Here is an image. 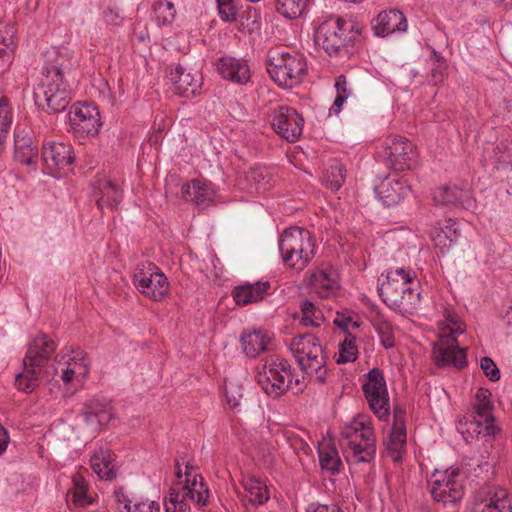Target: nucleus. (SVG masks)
I'll list each match as a JSON object with an SVG mask.
<instances>
[{"mask_svg":"<svg viewBox=\"0 0 512 512\" xmlns=\"http://www.w3.org/2000/svg\"><path fill=\"white\" fill-rule=\"evenodd\" d=\"M11 123L12 115L8 99L2 96L0 98V153L4 149V143L9 135Z\"/></svg>","mask_w":512,"mask_h":512,"instance_id":"obj_40","label":"nucleus"},{"mask_svg":"<svg viewBox=\"0 0 512 512\" xmlns=\"http://www.w3.org/2000/svg\"><path fill=\"white\" fill-rule=\"evenodd\" d=\"M309 0H275L276 10L284 17L295 19L302 15Z\"/></svg>","mask_w":512,"mask_h":512,"instance_id":"obj_38","label":"nucleus"},{"mask_svg":"<svg viewBox=\"0 0 512 512\" xmlns=\"http://www.w3.org/2000/svg\"><path fill=\"white\" fill-rule=\"evenodd\" d=\"M68 115L70 124L77 133L86 136L98 134L101 126L100 113L93 104L75 106Z\"/></svg>","mask_w":512,"mask_h":512,"instance_id":"obj_16","label":"nucleus"},{"mask_svg":"<svg viewBox=\"0 0 512 512\" xmlns=\"http://www.w3.org/2000/svg\"><path fill=\"white\" fill-rule=\"evenodd\" d=\"M300 308L302 313L301 322L305 326L310 325L314 327H319L321 323L324 321L322 311L318 307H316L312 301H304L301 304Z\"/></svg>","mask_w":512,"mask_h":512,"instance_id":"obj_41","label":"nucleus"},{"mask_svg":"<svg viewBox=\"0 0 512 512\" xmlns=\"http://www.w3.org/2000/svg\"><path fill=\"white\" fill-rule=\"evenodd\" d=\"M446 321L450 331L441 335L434 344L433 358L439 368L453 366L462 369L467 366V356L465 349L459 346L456 336L464 333L465 324L450 312L447 313Z\"/></svg>","mask_w":512,"mask_h":512,"instance_id":"obj_8","label":"nucleus"},{"mask_svg":"<svg viewBox=\"0 0 512 512\" xmlns=\"http://www.w3.org/2000/svg\"><path fill=\"white\" fill-rule=\"evenodd\" d=\"M76 62L72 55L57 49L45 53L43 78L34 89L35 104L49 114L65 111L71 102V93L65 77L71 73Z\"/></svg>","mask_w":512,"mask_h":512,"instance_id":"obj_1","label":"nucleus"},{"mask_svg":"<svg viewBox=\"0 0 512 512\" xmlns=\"http://www.w3.org/2000/svg\"><path fill=\"white\" fill-rule=\"evenodd\" d=\"M246 497L252 505H263L269 498V490L264 481L260 478L249 477L243 480Z\"/></svg>","mask_w":512,"mask_h":512,"instance_id":"obj_35","label":"nucleus"},{"mask_svg":"<svg viewBox=\"0 0 512 512\" xmlns=\"http://www.w3.org/2000/svg\"><path fill=\"white\" fill-rule=\"evenodd\" d=\"M183 199L194 203L200 210L209 207L214 200V190L207 183L193 179L181 188Z\"/></svg>","mask_w":512,"mask_h":512,"instance_id":"obj_25","label":"nucleus"},{"mask_svg":"<svg viewBox=\"0 0 512 512\" xmlns=\"http://www.w3.org/2000/svg\"><path fill=\"white\" fill-rule=\"evenodd\" d=\"M358 357V349L356 346V338L347 332L345 339L339 344V357L337 363L354 362Z\"/></svg>","mask_w":512,"mask_h":512,"instance_id":"obj_43","label":"nucleus"},{"mask_svg":"<svg viewBox=\"0 0 512 512\" xmlns=\"http://www.w3.org/2000/svg\"><path fill=\"white\" fill-rule=\"evenodd\" d=\"M475 503H481L497 509L504 506L507 512H512V505L506 489L498 486H490L483 488L476 497Z\"/></svg>","mask_w":512,"mask_h":512,"instance_id":"obj_30","label":"nucleus"},{"mask_svg":"<svg viewBox=\"0 0 512 512\" xmlns=\"http://www.w3.org/2000/svg\"><path fill=\"white\" fill-rule=\"evenodd\" d=\"M169 77L174 91L187 98L196 95L203 84V77L198 70L188 69L181 64L171 68Z\"/></svg>","mask_w":512,"mask_h":512,"instance_id":"obj_17","label":"nucleus"},{"mask_svg":"<svg viewBox=\"0 0 512 512\" xmlns=\"http://www.w3.org/2000/svg\"><path fill=\"white\" fill-rule=\"evenodd\" d=\"M480 367L490 381L495 382L500 379V371L490 357H483L480 361Z\"/></svg>","mask_w":512,"mask_h":512,"instance_id":"obj_50","label":"nucleus"},{"mask_svg":"<svg viewBox=\"0 0 512 512\" xmlns=\"http://www.w3.org/2000/svg\"><path fill=\"white\" fill-rule=\"evenodd\" d=\"M316 286L326 290H333L338 287L336 275L332 270H320L313 275Z\"/></svg>","mask_w":512,"mask_h":512,"instance_id":"obj_47","label":"nucleus"},{"mask_svg":"<svg viewBox=\"0 0 512 512\" xmlns=\"http://www.w3.org/2000/svg\"><path fill=\"white\" fill-rule=\"evenodd\" d=\"M153 12L158 25H170L176 15L174 4L169 1H157L153 4Z\"/></svg>","mask_w":512,"mask_h":512,"instance_id":"obj_42","label":"nucleus"},{"mask_svg":"<svg viewBox=\"0 0 512 512\" xmlns=\"http://www.w3.org/2000/svg\"><path fill=\"white\" fill-rule=\"evenodd\" d=\"M471 427H475V431L477 435L483 434L484 436L492 437L493 435H488L485 431V421L480 419L478 415L473 416V420L470 421Z\"/></svg>","mask_w":512,"mask_h":512,"instance_id":"obj_64","label":"nucleus"},{"mask_svg":"<svg viewBox=\"0 0 512 512\" xmlns=\"http://www.w3.org/2000/svg\"><path fill=\"white\" fill-rule=\"evenodd\" d=\"M420 285L410 269L391 268L378 288L383 302L393 308L415 307L420 302Z\"/></svg>","mask_w":512,"mask_h":512,"instance_id":"obj_3","label":"nucleus"},{"mask_svg":"<svg viewBox=\"0 0 512 512\" xmlns=\"http://www.w3.org/2000/svg\"><path fill=\"white\" fill-rule=\"evenodd\" d=\"M96 203L100 210L115 209L123 198V191L120 184L110 178H101L97 181L95 192Z\"/></svg>","mask_w":512,"mask_h":512,"instance_id":"obj_23","label":"nucleus"},{"mask_svg":"<svg viewBox=\"0 0 512 512\" xmlns=\"http://www.w3.org/2000/svg\"><path fill=\"white\" fill-rule=\"evenodd\" d=\"M290 349L301 370L307 375L315 376V381L320 384L326 381L328 357L317 337L312 334L295 336Z\"/></svg>","mask_w":512,"mask_h":512,"instance_id":"obj_6","label":"nucleus"},{"mask_svg":"<svg viewBox=\"0 0 512 512\" xmlns=\"http://www.w3.org/2000/svg\"><path fill=\"white\" fill-rule=\"evenodd\" d=\"M81 416L87 425L99 429L111 419V414L96 400L85 403Z\"/></svg>","mask_w":512,"mask_h":512,"instance_id":"obj_34","label":"nucleus"},{"mask_svg":"<svg viewBox=\"0 0 512 512\" xmlns=\"http://www.w3.org/2000/svg\"><path fill=\"white\" fill-rule=\"evenodd\" d=\"M306 512H343L337 505L310 504Z\"/></svg>","mask_w":512,"mask_h":512,"instance_id":"obj_62","label":"nucleus"},{"mask_svg":"<svg viewBox=\"0 0 512 512\" xmlns=\"http://www.w3.org/2000/svg\"><path fill=\"white\" fill-rule=\"evenodd\" d=\"M384 443L393 461H400L402 458V451L406 445V427L392 426Z\"/></svg>","mask_w":512,"mask_h":512,"instance_id":"obj_36","label":"nucleus"},{"mask_svg":"<svg viewBox=\"0 0 512 512\" xmlns=\"http://www.w3.org/2000/svg\"><path fill=\"white\" fill-rule=\"evenodd\" d=\"M362 390L370 409L381 420L389 416L390 404L383 371L373 368L366 375Z\"/></svg>","mask_w":512,"mask_h":512,"instance_id":"obj_11","label":"nucleus"},{"mask_svg":"<svg viewBox=\"0 0 512 512\" xmlns=\"http://www.w3.org/2000/svg\"><path fill=\"white\" fill-rule=\"evenodd\" d=\"M16 32L14 24L0 23V69L5 70L13 60L16 49Z\"/></svg>","mask_w":512,"mask_h":512,"instance_id":"obj_28","label":"nucleus"},{"mask_svg":"<svg viewBox=\"0 0 512 512\" xmlns=\"http://www.w3.org/2000/svg\"><path fill=\"white\" fill-rule=\"evenodd\" d=\"M56 347V343L46 334H39L29 344L24 359L31 362L32 366L44 369Z\"/></svg>","mask_w":512,"mask_h":512,"instance_id":"obj_22","label":"nucleus"},{"mask_svg":"<svg viewBox=\"0 0 512 512\" xmlns=\"http://www.w3.org/2000/svg\"><path fill=\"white\" fill-rule=\"evenodd\" d=\"M405 408L399 405L394 406L393 409V427H406L405 424Z\"/></svg>","mask_w":512,"mask_h":512,"instance_id":"obj_60","label":"nucleus"},{"mask_svg":"<svg viewBox=\"0 0 512 512\" xmlns=\"http://www.w3.org/2000/svg\"><path fill=\"white\" fill-rule=\"evenodd\" d=\"M416 152L414 145L406 138L392 136L386 139L384 158L386 165L396 171L410 169L414 162Z\"/></svg>","mask_w":512,"mask_h":512,"instance_id":"obj_14","label":"nucleus"},{"mask_svg":"<svg viewBox=\"0 0 512 512\" xmlns=\"http://www.w3.org/2000/svg\"><path fill=\"white\" fill-rule=\"evenodd\" d=\"M292 379L289 362L279 355L268 357L257 374L258 384L272 398H278L290 389Z\"/></svg>","mask_w":512,"mask_h":512,"instance_id":"obj_10","label":"nucleus"},{"mask_svg":"<svg viewBox=\"0 0 512 512\" xmlns=\"http://www.w3.org/2000/svg\"><path fill=\"white\" fill-rule=\"evenodd\" d=\"M433 200L436 204L454 206L469 209L473 204L471 193L467 189L457 185H446L438 188L433 193Z\"/></svg>","mask_w":512,"mask_h":512,"instance_id":"obj_21","label":"nucleus"},{"mask_svg":"<svg viewBox=\"0 0 512 512\" xmlns=\"http://www.w3.org/2000/svg\"><path fill=\"white\" fill-rule=\"evenodd\" d=\"M104 20L109 25L119 26L123 20V16L116 8L108 7L103 12Z\"/></svg>","mask_w":512,"mask_h":512,"instance_id":"obj_55","label":"nucleus"},{"mask_svg":"<svg viewBox=\"0 0 512 512\" xmlns=\"http://www.w3.org/2000/svg\"><path fill=\"white\" fill-rule=\"evenodd\" d=\"M490 392L480 388L476 394L475 414L485 421V431L488 435H495L498 428L494 424V417L491 413L492 405L489 400Z\"/></svg>","mask_w":512,"mask_h":512,"instance_id":"obj_33","label":"nucleus"},{"mask_svg":"<svg viewBox=\"0 0 512 512\" xmlns=\"http://www.w3.org/2000/svg\"><path fill=\"white\" fill-rule=\"evenodd\" d=\"M42 159L48 169H64L74 160L72 146L68 143L48 142L43 145Z\"/></svg>","mask_w":512,"mask_h":512,"instance_id":"obj_19","label":"nucleus"},{"mask_svg":"<svg viewBox=\"0 0 512 512\" xmlns=\"http://www.w3.org/2000/svg\"><path fill=\"white\" fill-rule=\"evenodd\" d=\"M431 485V495L437 502L456 503L464 495L459 469L435 471L431 476Z\"/></svg>","mask_w":512,"mask_h":512,"instance_id":"obj_13","label":"nucleus"},{"mask_svg":"<svg viewBox=\"0 0 512 512\" xmlns=\"http://www.w3.org/2000/svg\"><path fill=\"white\" fill-rule=\"evenodd\" d=\"M270 289L269 282H257L237 286L233 290V298L238 305H247L261 301Z\"/></svg>","mask_w":512,"mask_h":512,"instance_id":"obj_29","label":"nucleus"},{"mask_svg":"<svg viewBox=\"0 0 512 512\" xmlns=\"http://www.w3.org/2000/svg\"><path fill=\"white\" fill-rule=\"evenodd\" d=\"M93 472L101 479L110 481L116 477V464L111 450L100 448L90 459Z\"/></svg>","mask_w":512,"mask_h":512,"instance_id":"obj_27","label":"nucleus"},{"mask_svg":"<svg viewBox=\"0 0 512 512\" xmlns=\"http://www.w3.org/2000/svg\"><path fill=\"white\" fill-rule=\"evenodd\" d=\"M217 70L224 79L239 85L247 84L251 78L250 67L247 61L231 56L218 59Z\"/></svg>","mask_w":512,"mask_h":512,"instance_id":"obj_20","label":"nucleus"},{"mask_svg":"<svg viewBox=\"0 0 512 512\" xmlns=\"http://www.w3.org/2000/svg\"><path fill=\"white\" fill-rule=\"evenodd\" d=\"M72 502L77 507H86L93 503L92 497L87 494V490L81 492H72Z\"/></svg>","mask_w":512,"mask_h":512,"instance_id":"obj_58","label":"nucleus"},{"mask_svg":"<svg viewBox=\"0 0 512 512\" xmlns=\"http://www.w3.org/2000/svg\"><path fill=\"white\" fill-rule=\"evenodd\" d=\"M360 35L357 24L349 19L330 16L319 24L314 33V41L329 56L348 53Z\"/></svg>","mask_w":512,"mask_h":512,"instance_id":"obj_4","label":"nucleus"},{"mask_svg":"<svg viewBox=\"0 0 512 512\" xmlns=\"http://www.w3.org/2000/svg\"><path fill=\"white\" fill-rule=\"evenodd\" d=\"M450 236H446L440 230L436 231V234L433 236V242L436 248L439 249L440 254H444L448 251L452 245L455 243Z\"/></svg>","mask_w":512,"mask_h":512,"instance_id":"obj_52","label":"nucleus"},{"mask_svg":"<svg viewBox=\"0 0 512 512\" xmlns=\"http://www.w3.org/2000/svg\"><path fill=\"white\" fill-rule=\"evenodd\" d=\"M14 147L15 152L27 150V148L33 147V140L30 136L20 137L19 135H16L14 140Z\"/></svg>","mask_w":512,"mask_h":512,"instance_id":"obj_61","label":"nucleus"},{"mask_svg":"<svg viewBox=\"0 0 512 512\" xmlns=\"http://www.w3.org/2000/svg\"><path fill=\"white\" fill-rule=\"evenodd\" d=\"M23 369L15 376V386L18 390L31 393L40 385L41 367H34L32 363L23 359Z\"/></svg>","mask_w":512,"mask_h":512,"instance_id":"obj_31","label":"nucleus"},{"mask_svg":"<svg viewBox=\"0 0 512 512\" xmlns=\"http://www.w3.org/2000/svg\"><path fill=\"white\" fill-rule=\"evenodd\" d=\"M220 17L224 21H234L237 17L236 0H217Z\"/></svg>","mask_w":512,"mask_h":512,"instance_id":"obj_48","label":"nucleus"},{"mask_svg":"<svg viewBox=\"0 0 512 512\" xmlns=\"http://www.w3.org/2000/svg\"><path fill=\"white\" fill-rule=\"evenodd\" d=\"M225 396L228 405L232 409H236L242 398L241 388L235 385L234 383L225 384L224 386Z\"/></svg>","mask_w":512,"mask_h":512,"instance_id":"obj_49","label":"nucleus"},{"mask_svg":"<svg viewBox=\"0 0 512 512\" xmlns=\"http://www.w3.org/2000/svg\"><path fill=\"white\" fill-rule=\"evenodd\" d=\"M267 71L280 87L292 88L302 82L307 64L302 55L273 52L269 55Z\"/></svg>","mask_w":512,"mask_h":512,"instance_id":"obj_9","label":"nucleus"},{"mask_svg":"<svg viewBox=\"0 0 512 512\" xmlns=\"http://www.w3.org/2000/svg\"><path fill=\"white\" fill-rule=\"evenodd\" d=\"M374 327L378 332L381 343L385 348H392L395 345L393 327L390 322L383 318H377L374 321Z\"/></svg>","mask_w":512,"mask_h":512,"instance_id":"obj_46","label":"nucleus"},{"mask_svg":"<svg viewBox=\"0 0 512 512\" xmlns=\"http://www.w3.org/2000/svg\"><path fill=\"white\" fill-rule=\"evenodd\" d=\"M130 512H160V505L155 501L144 500L135 503Z\"/></svg>","mask_w":512,"mask_h":512,"instance_id":"obj_54","label":"nucleus"},{"mask_svg":"<svg viewBox=\"0 0 512 512\" xmlns=\"http://www.w3.org/2000/svg\"><path fill=\"white\" fill-rule=\"evenodd\" d=\"M377 36H387L396 31L404 32L407 29V21L404 14L398 10L384 11L378 14L371 22Z\"/></svg>","mask_w":512,"mask_h":512,"instance_id":"obj_24","label":"nucleus"},{"mask_svg":"<svg viewBox=\"0 0 512 512\" xmlns=\"http://www.w3.org/2000/svg\"><path fill=\"white\" fill-rule=\"evenodd\" d=\"M345 169L339 162L332 163L324 172L323 181L331 190H338L343 185Z\"/></svg>","mask_w":512,"mask_h":512,"instance_id":"obj_39","label":"nucleus"},{"mask_svg":"<svg viewBox=\"0 0 512 512\" xmlns=\"http://www.w3.org/2000/svg\"><path fill=\"white\" fill-rule=\"evenodd\" d=\"M133 283L142 294L154 301H161L169 290L167 277L152 263L137 266Z\"/></svg>","mask_w":512,"mask_h":512,"instance_id":"obj_12","label":"nucleus"},{"mask_svg":"<svg viewBox=\"0 0 512 512\" xmlns=\"http://www.w3.org/2000/svg\"><path fill=\"white\" fill-rule=\"evenodd\" d=\"M376 192L380 200L386 206H394L400 203L402 199L408 196L410 187L402 179H385Z\"/></svg>","mask_w":512,"mask_h":512,"instance_id":"obj_26","label":"nucleus"},{"mask_svg":"<svg viewBox=\"0 0 512 512\" xmlns=\"http://www.w3.org/2000/svg\"><path fill=\"white\" fill-rule=\"evenodd\" d=\"M60 357L61 359L57 355L55 360L58 363L64 360L66 364V368L62 370L61 374V379L64 383H70L76 374L85 376L88 373L89 361L79 348L67 347L62 350Z\"/></svg>","mask_w":512,"mask_h":512,"instance_id":"obj_18","label":"nucleus"},{"mask_svg":"<svg viewBox=\"0 0 512 512\" xmlns=\"http://www.w3.org/2000/svg\"><path fill=\"white\" fill-rule=\"evenodd\" d=\"M240 342L243 352L248 357L254 358L267 349L270 337L263 330L245 331L240 337Z\"/></svg>","mask_w":512,"mask_h":512,"instance_id":"obj_32","label":"nucleus"},{"mask_svg":"<svg viewBox=\"0 0 512 512\" xmlns=\"http://www.w3.org/2000/svg\"><path fill=\"white\" fill-rule=\"evenodd\" d=\"M189 463L185 465V483L181 491L170 489L169 498L165 502L166 512H190L189 502L198 507H204L209 501V489L204 478L195 473Z\"/></svg>","mask_w":512,"mask_h":512,"instance_id":"obj_7","label":"nucleus"},{"mask_svg":"<svg viewBox=\"0 0 512 512\" xmlns=\"http://www.w3.org/2000/svg\"><path fill=\"white\" fill-rule=\"evenodd\" d=\"M283 262L289 268L302 271L315 257V244L311 233L301 227H290L279 239Z\"/></svg>","mask_w":512,"mask_h":512,"instance_id":"obj_5","label":"nucleus"},{"mask_svg":"<svg viewBox=\"0 0 512 512\" xmlns=\"http://www.w3.org/2000/svg\"><path fill=\"white\" fill-rule=\"evenodd\" d=\"M114 498L118 505L119 512H130L133 506H131V500L125 494L123 488L114 491Z\"/></svg>","mask_w":512,"mask_h":512,"instance_id":"obj_53","label":"nucleus"},{"mask_svg":"<svg viewBox=\"0 0 512 512\" xmlns=\"http://www.w3.org/2000/svg\"><path fill=\"white\" fill-rule=\"evenodd\" d=\"M439 230L444 233L446 236H450L455 243L458 240L459 233L457 228V223L452 219L445 220L443 226L439 228Z\"/></svg>","mask_w":512,"mask_h":512,"instance_id":"obj_57","label":"nucleus"},{"mask_svg":"<svg viewBox=\"0 0 512 512\" xmlns=\"http://www.w3.org/2000/svg\"><path fill=\"white\" fill-rule=\"evenodd\" d=\"M335 88L337 91V95H344L346 99L351 94V91L347 88V81L344 75H340L337 77L335 82Z\"/></svg>","mask_w":512,"mask_h":512,"instance_id":"obj_63","label":"nucleus"},{"mask_svg":"<svg viewBox=\"0 0 512 512\" xmlns=\"http://www.w3.org/2000/svg\"><path fill=\"white\" fill-rule=\"evenodd\" d=\"M72 483H73V488L70 490V493L77 492V491L82 493V491L88 490V485L86 483V480H85L84 476L79 472H76L73 474Z\"/></svg>","mask_w":512,"mask_h":512,"instance_id":"obj_59","label":"nucleus"},{"mask_svg":"<svg viewBox=\"0 0 512 512\" xmlns=\"http://www.w3.org/2000/svg\"><path fill=\"white\" fill-rule=\"evenodd\" d=\"M246 180L251 184V189L256 192L266 191L270 188V178L265 169L256 167L251 168L245 176Z\"/></svg>","mask_w":512,"mask_h":512,"instance_id":"obj_44","label":"nucleus"},{"mask_svg":"<svg viewBox=\"0 0 512 512\" xmlns=\"http://www.w3.org/2000/svg\"><path fill=\"white\" fill-rule=\"evenodd\" d=\"M339 443L351 463H370L375 458L376 438L370 421L365 417L358 416L345 425Z\"/></svg>","mask_w":512,"mask_h":512,"instance_id":"obj_2","label":"nucleus"},{"mask_svg":"<svg viewBox=\"0 0 512 512\" xmlns=\"http://www.w3.org/2000/svg\"><path fill=\"white\" fill-rule=\"evenodd\" d=\"M319 461L322 469L332 475L339 473L342 466L338 451L329 445L319 449Z\"/></svg>","mask_w":512,"mask_h":512,"instance_id":"obj_37","label":"nucleus"},{"mask_svg":"<svg viewBox=\"0 0 512 512\" xmlns=\"http://www.w3.org/2000/svg\"><path fill=\"white\" fill-rule=\"evenodd\" d=\"M304 119L289 106H278L273 111L272 127L274 131L288 142H296L303 132Z\"/></svg>","mask_w":512,"mask_h":512,"instance_id":"obj_15","label":"nucleus"},{"mask_svg":"<svg viewBox=\"0 0 512 512\" xmlns=\"http://www.w3.org/2000/svg\"><path fill=\"white\" fill-rule=\"evenodd\" d=\"M284 436L295 452L303 451L304 453H307L309 450V445L305 439V437L308 436L307 431L302 429H288L285 430Z\"/></svg>","mask_w":512,"mask_h":512,"instance_id":"obj_45","label":"nucleus"},{"mask_svg":"<svg viewBox=\"0 0 512 512\" xmlns=\"http://www.w3.org/2000/svg\"><path fill=\"white\" fill-rule=\"evenodd\" d=\"M15 159L21 164L30 166L36 163L37 159V148L31 147L27 148V150H21L15 152Z\"/></svg>","mask_w":512,"mask_h":512,"instance_id":"obj_51","label":"nucleus"},{"mask_svg":"<svg viewBox=\"0 0 512 512\" xmlns=\"http://www.w3.org/2000/svg\"><path fill=\"white\" fill-rule=\"evenodd\" d=\"M334 324L342 329L344 332H348L350 328H358L359 323L357 321L352 320L350 317H346L343 314L337 313Z\"/></svg>","mask_w":512,"mask_h":512,"instance_id":"obj_56","label":"nucleus"}]
</instances>
